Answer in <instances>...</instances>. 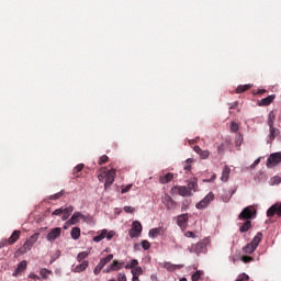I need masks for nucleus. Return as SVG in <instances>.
I'll return each instance as SVG.
<instances>
[{
	"label": "nucleus",
	"mask_w": 281,
	"mask_h": 281,
	"mask_svg": "<svg viewBox=\"0 0 281 281\" xmlns=\"http://www.w3.org/2000/svg\"><path fill=\"white\" fill-rule=\"evenodd\" d=\"M87 267H89V261L85 260L80 265L76 266L75 273H81V271H86Z\"/></svg>",
	"instance_id": "nucleus-23"
},
{
	"label": "nucleus",
	"mask_w": 281,
	"mask_h": 281,
	"mask_svg": "<svg viewBox=\"0 0 281 281\" xmlns=\"http://www.w3.org/2000/svg\"><path fill=\"white\" fill-rule=\"evenodd\" d=\"M139 265V261L137 259H133L130 263L125 266V269H135Z\"/></svg>",
	"instance_id": "nucleus-36"
},
{
	"label": "nucleus",
	"mask_w": 281,
	"mask_h": 281,
	"mask_svg": "<svg viewBox=\"0 0 281 281\" xmlns=\"http://www.w3.org/2000/svg\"><path fill=\"white\" fill-rule=\"evenodd\" d=\"M70 236L74 240H78V238H80V227H74L70 232Z\"/></svg>",
	"instance_id": "nucleus-30"
},
{
	"label": "nucleus",
	"mask_w": 281,
	"mask_h": 281,
	"mask_svg": "<svg viewBox=\"0 0 281 281\" xmlns=\"http://www.w3.org/2000/svg\"><path fill=\"white\" fill-rule=\"evenodd\" d=\"M80 218H85V215L80 212H75L72 216L66 222V225H77V223H80Z\"/></svg>",
	"instance_id": "nucleus-14"
},
{
	"label": "nucleus",
	"mask_w": 281,
	"mask_h": 281,
	"mask_svg": "<svg viewBox=\"0 0 281 281\" xmlns=\"http://www.w3.org/2000/svg\"><path fill=\"white\" fill-rule=\"evenodd\" d=\"M278 164H281V153L271 154L267 159V168H273Z\"/></svg>",
	"instance_id": "nucleus-6"
},
{
	"label": "nucleus",
	"mask_w": 281,
	"mask_h": 281,
	"mask_svg": "<svg viewBox=\"0 0 281 281\" xmlns=\"http://www.w3.org/2000/svg\"><path fill=\"white\" fill-rule=\"evenodd\" d=\"M172 179H175V173L169 172L165 176L159 177V183H162V184L170 183Z\"/></svg>",
	"instance_id": "nucleus-21"
},
{
	"label": "nucleus",
	"mask_w": 281,
	"mask_h": 281,
	"mask_svg": "<svg viewBox=\"0 0 281 281\" xmlns=\"http://www.w3.org/2000/svg\"><path fill=\"white\" fill-rule=\"evenodd\" d=\"M276 214L281 216V203L280 204H278V203L273 204L267 211L268 218H272V216H276Z\"/></svg>",
	"instance_id": "nucleus-12"
},
{
	"label": "nucleus",
	"mask_w": 281,
	"mask_h": 281,
	"mask_svg": "<svg viewBox=\"0 0 281 281\" xmlns=\"http://www.w3.org/2000/svg\"><path fill=\"white\" fill-rule=\"evenodd\" d=\"M113 260V254L108 255L105 258H101L99 265L104 269Z\"/></svg>",
	"instance_id": "nucleus-24"
},
{
	"label": "nucleus",
	"mask_w": 281,
	"mask_h": 281,
	"mask_svg": "<svg viewBox=\"0 0 281 281\" xmlns=\"http://www.w3.org/2000/svg\"><path fill=\"white\" fill-rule=\"evenodd\" d=\"M214 199V193L209 192L204 199H202L196 205V210H205L210 203H212V200Z\"/></svg>",
	"instance_id": "nucleus-5"
},
{
	"label": "nucleus",
	"mask_w": 281,
	"mask_h": 281,
	"mask_svg": "<svg viewBox=\"0 0 281 281\" xmlns=\"http://www.w3.org/2000/svg\"><path fill=\"white\" fill-rule=\"evenodd\" d=\"M180 281H188V279H186V278H182V279H180Z\"/></svg>",
	"instance_id": "nucleus-63"
},
{
	"label": "nucleus",
	"mask_w": 281,
	"mask_h": 281,
	"mask_svg": "<svg viewBox=\"0 0 281 281\" xmlns=\"http://www.w3.org/2000/svg\"><path fill=\"white\" fill-rule=\"evenodd\" d=\"M88 256H89V252H87V251L79 252L77 256L78 262H82V260H85V258H87Z\"/></svg>",
	"instance_id": "nucleus-37"
},
{
	"label": "nucleus",
	"mask_w": 281,
	"mask_h": 281,
	"mask_svg": "<svg viewBox=\"0 0 281 281\" xmlns=\"http://www.w3.org/2000/svg\"><path fill=\"white\" fill-rule=\"evenodd\" d=\"M240 144H243V136H238L236 140V146H240Z\"/></svg>",
	"instance_id": "nucleus-57"
},
{
	"label": "nucleus",
	"mask_w": 281,
	"mask_h": 281,
	"mask_svg": "<svg viewBox=\"0 0 281 281\" xmlns=\"http://www.w3.org/2000/svg\"><path fill=\"white\" fill-rule=\"evenodd\" d=\"M25 269H27V261L23 260L21 261L16 269L14 270L13 272V276L16 277V276H21V273H23V271H25Z\"/></svg>",
	"instance_id": "nucleus-18"
},
{
	"label": "nucleus",
	"mask_w": 281,
	"mask_h": 281,
	"mask_svg": "<svg viewBox=\"0 0 281 281\" xmlns=\"http://www.w3.org/2000/svg\"><path fill=\"white\" fill-rule=\"evenodd\" d=\"M63 234V228L55 227L50 229V232L46 235V239L48 243H54L57 238H60V235Z\"/></svg>",
	"instance_id": "nucleus-7"
},
{
	"label": "nucleus",
	"mask_w": 281,
	"mask_h": 281,
	"mask_svg": "<svg viewBox=\"0 0 281 281\" xmlns=\"http://www.w3.org/2000/svg\"><path fill=\"white\" fill-rule=\"evenodd\" d=\"M280 135V130L276 127H270V133L268 135L267 144H273L276 137Z\"/></svg>",
	"instance_id": "nucleus-15"
},
{
	"label": "nucleus",
	"mask_w": 281,
	"mask_h": 281,
	"mask_svg": "<svg viewBox=\"0 0 281 281\" xmlns=\"http://www.w3.org/2000/svg\"><path fill=\"white\" fill-rule=\"evenodd\" d=\"M142 273H144L142 267H136L132 269V276H142Z\"/></svg>",
	"instance_id": "nucleus-38"
},
{
	"label": "nucleus",
	"mask_w": 281,
	"mask_h": 281,
	"mask_svg": "<svg viewBox=\"0 0 281 281\" xmlns=\"http://www.w3.org/2000/svg\"><path fill=\"white\" fill-rule=\"evenodd\" d=\"M189 164H192V158L187 159V165L184 166V170H192V166Z\"/></svg>",
	"instance_id": "nucleus-51"
},
{
	"label": "nucleus",
	"mask_w": 281,
	"mask_h": 281,
	"mask_svg": "<svg viewBox=\"0 0 281 281\" xmlns=\"http://www.w3.org/2000/svg\"><path fill=\"white\" fill-rule=\"evenodd\" d=\"M99 235L93 237V241L94 243H100L102 240H104V238H106V229H102L101 232L98 233Z\"/></svg>",
	"instance_id": "nucleus-25"
},
{
	"label": "nucleus",
	"mask_w": 281,
	"mask_h": 281,
	"mask_svg": "<svg viewBox=\"0 0 281 281\" xmlns=\"http://www.w3.org/2000/svg\"><path fill=\"white\" fill-rule=\"evenodd\" d=\"M205 249V244L203 241H199L198 244L192 245L189 248L190 254H196L199 256V254H203Z\"/></svg>",
	"instance_id": "nucleus-13"
},
{
	"label": "nucleus",
	"mask_w": 281,
	"mask_h": 281,
	"mask_svg": "<svg viewBox=\"0 0 281 281\" xmlns=\"http://www.w3.org/2000/svg\"><path fill=\"white\" fill-rule=\"evenodd\" d=\"M30 278H33L34 280H38V276L36 274H30Z\"/></svg>",
	"instance_id": "nucleus-61"
},
{
	"label": "nucleus",
	"mask_w": 281,
	"mask_h": 281,
	"mask_svg": "<svg viewBox=\"0 0 281 281\" xmlns=\"http://www.w3.org/2000/svg\"><path fill=\"white\" fill-rule=\"evenodd\" d=\"M201 159H207L210 157V150H203L199 154Z\"/></svg>",
	"instance_id": "nucleus-44"
},
{
	"label": "nucleus",
	"mask_w": 281,
	"mask_h": 281,
	"mask_svg": "<svg viewBox=\"0 0 281 281\" xmlns=\"http://www.w3.org/2000/svg\"><path fill=\"white\" fill-rule=\"evenodd\" d=\"M38 240V234H34L31 236L20 248L21 254H27L32 247H34V244Z\"/></svg>",
	"instance_id": "nucleus-4"
},
{
	"label": "nucleus",
	"mask_w": 281,
	"mask_h": 281,
	"mask_svg": "<svg viewBox=\"0 0 281 281\" xmlns=\"http://www.w3.org/2000/svg\"><path fill=\"white\" fill-rule=\"evenodd\" d=\"M21 237V231H14L12 235L7 239V245H14Z\"/></svg>",
	"instance_id": "nucleus-17"
},
{
	"label": "nucleus",
	"mask_w": 281,
	"mask_h": 281,
	"mask_svg": "<svg viewBox=\"0 0 281 281\" xmlns=\"http://www.w3.org/2000/svg\"><path fill=\"white\" fill-rule=\"evenodd\" d=\"M203 276V270H196L192 277H191V280L192 281H199L201 280V277Z\"/></svg>",
	"instance_id": "nucleus-33"
},
{
	"label": "nucleus",
	"mask_w": 281,
	"mask_h": 281,
	"mask_svg": "<svg viewBox=\"0 0 281 281\" xmlns=\"http://www.w3.org/2000/svg\"><path fill=\"white\" fill-rule=\"evenodd\" d=\"M124 267V262L113 260L110 266L103 269V273H112V271H120Z\"/></svg>",
	"instance_id": "nucleus-8"
},
{
	"label": "nucleus",
	"mask_w": 281,
	"mask_h": 281,
	"mask_svg": "<svg viewBox=\"0 0 281 281\" xmlns=\"http://www.w3.org/2000/svg\"><path fill=\"white\" fill-rule=\"evenodd\" d=\"M229 175H232V169L229 168V166H224L221 181H223L224 183H226V181H229Z\"/></svg>",
	"instance_id": "nucleus-19"
},
{
	"label": "nucleus",
	"mask_w": 281,
	"mask_h": 281,
	"mask_svg": "<svg viewBox=\"0 0 281 281\" xmlns=\"http://www.w3.org/2000/svg\"><path fill=\"white\" fill-rule=\"evenodd\" d=\"M188 221H189L188 213L177 216V225L178 227H180V229H182V232H186V229L188 228Z\"/></svg>",
	"instance_id": "nucleus-9"
},
{
	"label": "nucleus",
	"mask_w": 281,
	"mask_h": 281,
	"mask_svg": "<svg viewBox=\"0 0 281 281\" xmlns=\"http://www.w3.org/2000/svg\"><path fill=\"white\" fill-rule=\"evenodd\" d=\"M98 179L101 183L105 181L104 189L109 190L112 183H115V169L106 170V168H101Z\"/></svg>",
	"instance_id": "nucleus-1"
},
{
	"label": "nucleus",
	"mask_w": 281,
	"mask_h": 281,
	"mask_svg": "<svg viewBox=\"0 0 281 281\" xmlns=\"http://www.w3.org/2000/svg\"><path fill=\"white\" fill-rule=\"evenodd\" d=\"M132 281H139V274H133Z\"/></svg>",
	"instance_id": "nucleus-59"
},
{
	"label": "nucleus",
	"mask_w": 281,
	"mask_h": 281,
	"mask_svg": "<svg viewBox=\"0 0 281 281\" xmlns=\"http://www.w3.org/2000/svg\"><path fill=\"white\" fill-rule=\"evenodd\" d=\"M49 273H52V271L45 268L40 271V274L42 276L43 280H47V276H49Z\"/></svg>",
	"instance_id": "nucleus-39"
},
{
	"label": "nucleus",
	"mask_w": 281,
	"mask_h": 281,
	"mask_svg": "<svg viewBox=\"0 0 281 281\" xmlns=\"http://www.w3.org/2000/svg\"><path fill=\"white\" fill-rule=\"evenodd\" d=\"M238 108V101H235L234 103L231 104L229 109H237Z\"/></svg>",
	"instance_id": "nucleus-58"
},
{
	"label": "nucleus",
	"mask_w": 281,
	"mask_h": 281,
	"mask_svg": "<svg viewBox=\"0 0 281 281\" xmlns=\"http://www.w3.org/2000/svg\"><path fill=\"white\" fill-rule=\"evenodd\" d=\"M171 192H177L179 196H192V193L186 186H176L171 189Z\"/></svg>",
	"instance_id": "nucleus-10"
},
{
	"label": "nucleus",
	"mask_w": 281,
	"mask_h": 281,
	"mask_svg": "<svg viewBox=\"0 0 281 281\" xmlns=\"http://www.w3.org/2000/svg\"><path fill=\"white\" fill-rule=\"evenodd\" d=\"M85 168V165L83 164H79L77 165L75 168H74V171H72V175L75 177H79L78 173L79 172H82V169Z\"/></svg>",
	"instance_id": "nucleus-35"
},
{
	"label": "nucleus",
	"mask_w": 281,
	"mask_h": 281,
	"mask_svg": "<svg viewBox=\"0 0 281 281\" xmlns=\"http://www.w3.org/2000/svg\"><path fill=\"white\" fill-rule=\"evenodd\" d=\"M262 241V233L259 232L256 234V236L252 238V240L250 241L251 245L256 246L258 248V245H260V243Z\"/></svg>",
	"instance_id": "nucleus-26"
},
{
	"label": "nucleus",
	"mask_w": 281,
	"mask_h": 281,
	"mask_svg": "<svg viewBox=\"0 0 281 281\" xmlns=\"http://www.w3.org/2000/svg\"><path fill=\"white\" fill-rule=\"evenodd\" d=\"M256 216V209L254 206H246L238 215L239 221H249Z\"/></svg>",
	"instance_id": "nucleus-3"
},
{
	"label": "nucleus",
	"mask_w": 281,
	"mask_h": 281,
	"mask_svg": "<svg viewBox=\"0 0 281 281\" xmlns=\"http://www.w3.org/2000/svg\"><path fill=\"white\" fill-rule=\"evenodd\" d=\"M187 190H189V192L192 194V192H196V190H199V180L196 178H192L189 182H188V187Z\"/></svg>",
	"instance_id": "nucleus-16"
},
{
	"label": "nucleus",
	"mask_w": 281,
	"mask_h": 281,
	"mask_svg": "<svg viewBox=\"0 0 281 281\" xmlns=\"http://www.w3.org/2000/svg\"><path fill=\"white\" fill-rule=\"evenodd\" d=\"M113 236H115V232H113V231H108L106 229V234H105V238H106V240H112L113 239Z\"/></svg>",
	"instance_id": "nucleus-45"
},
{
	"label": "nucleus",
	"mask_w": 281,
	"mask_h": 281,
	"mask_svg": "<svg viewBox=\"0 0 281 281\" xmlns=\"http://www.w3.org/2000/svg\"><path fill=\"white\" fill-rule=\"evenodd\" d=\"M143 229L144 228H143L142 223L139 221L133 222L132 228L128 232L130 238H139V236H142Z\"/></svg>",
	"instance_id": "nucleus-2"
},
{
	"label": "nucleus",
	"mask_w": 281,
	"mask_h": 281,
	"mask_svg": "<svg viewBox=\"0 0 281 281\" xmlns=\"http://www.w3.org/2000/svg\"><path fill=\"white\" fill-rule=\"evenodd\" d=\"M258 164H260V158H258L257 160L254 161L252 167L258 166Z\"/></svg>",
	"instance_id": "nucleus-60"
},
{
	"label": "nucleus",
	"mask_w": 281,
	"mask_h": 281,
	"mask_svg": "<svg viewBox=\"0 0 281 281\" xmlns=\"http://www.w3.org/2000/svg\"><path fill=\"white\" fill-rule=\"evenodd\" d=\"M239 125L236 122L231 123V131L232 133H238Z\"/></svg>",
	"instance_id": "nucleus-42"
},
{
	"label": "nucleus",
	"mask_w": 281,
	"mask_h": 281,
	"mask_svg": "<svg viewBox=\"0 0 281 281\" xmlns=\"http://www.w3.org/2000/svg\"><path fill=\"white\" fill-rule=\"evenodd\" d=\"M110 281H115V279H111Z\"/></svg>",
	"instance_id": "nucleus-64"
},
{
	"label": "nucleus",
	"mask_w": 281,
	"mask_h": 281,
	"mask_svg": "<svg viewBox=\"0 0 281 281\" xmlns=\"http://www.w3.org/2000/svg\"><path fill=\"white\" fill-rule=\"evenodd\" d=\"M65 212V207H59L57 210H55L52 215L53 216H63V213Z\"/></svg>",
	"instance_id": "nucleus-40"
},
{
	"label": "nucleus",
	"mask_w": 281,
	"mask_h": 281,
	"mask_svg": "<svg viewBox=\"0 0 281 281\" xmlns=\"http://www.w3.org/2000/svg\"><path fill=\"white\" fill-rule=\"evenodd\" d=\"M229 202V198L224 199V203H228Z\"/></svg>",
	"instance_id": "nucleus-62"
},
{
	"label": "nucleus",
	"mask_w": 281,
	"mask_h": 281,
	"mask_svg": "<svg viewBox=\"0 0 281 281\" xmlns=\"http://www.w3.org/2000/svg\"><path fill=\"white\" fill-rule=\"evenodd\" d=\"M123 210L126 214H133L135 212V207L133 206H124Z\"/></svg>",
	"instance_id": "nucleus-47"
},
{
	"label": "nucleus",
	"mask_w": 281,
	"mask_h": 281,
	"mask_svg": "<svg viewBox=\"0 0 281 281\" xmlns=\"http://www.w3.org/2000/svg\"><path fill=\"white\" fill-rule=\"evenodd\" d=\"M65 194V190H61L53 195H49V201H58Z\"/></svg>",
	"instance_id": "nucleus-32"
},
{
	"label": "nucleus",
	"mask_w": 281,
	"mask_h": 281,
	"mask_svg": "<svg viewBox=\"0 0 281 281\" xmlns=\"http://www.w3.org/2000/svg\"><path fill=\"white\" fill-rule=\"evenodd\" d=\"M258 249L254 244L249 243L247 246L244 247V252L245 254H254Z\"/></svg>",
	"instance_id": "nucleus-31"
},
{
	"label": "nucleus",
	"mask_w": 281,
	"mask_h": 281,
	"mask_svg": "<svg viewBox=\"0 0 281 281\" xmlns=\"http://www.w3.org/2000/svg\"><path fill=\"white\" fill-rule=\"evenodd\" d=\"M274 122H276V113H273V111H271L268 114V121H267L269 128H273Z\"/></svg>",
	"instance_id": "nucleus-29"
},
{
	"label": "nucleus",
	"mask_w": 281,
	"mask_h": 281,
	"mask_svg": "<svg viewBox=\"0 0 281 281\" xmlns=\"http://www.w3.org/2000/svg\"><path fill=\"white\" fill-rule=\"evenodd\" d=\"M162 203L167 210H177V203L169 194H165V196H162Z\"/></svg>",
	"instance_id": "nucleus-11"
},
{
	"label": "nucleus",
	"mask_w": 281,
	"mask_h": 281,
	"mask_svg": "<svg viewBox=\"0 0 281 281\" xmlns=\"http://www.w3.org/2000/svg\"><path fill=\"white\" fill-rule=\"evenodd\" d=\"M104 268L101 265H97V267L93 270L94 276H100V272L103 270Z\"/></svg>",
	"instance_id": "nucleus-46"
},
{
	"label": "nucleus",
	"mask_w": 281,
	"mask_h": 281,
	"mask_svg": "<svg viewBox=\"0 0 281 281\" xmlns=\"http://www.w3.org/2000/svg\"><path fill=\"white\" fill-rule=\"evenodd\" d=\"M280 183H281V178L280 177L272 178V186H280Z\"/></svg>",
	"instance_id": "nucleus-49"
},
{
	"label": "nucleus",
	"mask_w": 281,
	"mask_h": 281,
	"mask_svg": "<svg viewBox=\"0 0 281 281\" xmlns=\"http://www.w3.org/2000/svg\"><path fill=\"white\" fill-rule=\"evenodd\" d=\"M262 93H267L266 89H259L257 92H255L256 95H262Z\"/></svg>",
	"instance_id": "nucleus-55"
},
{
	"label": "nucleus",
	"mask_w": 281,
	"mask_h": 281,
	"mask_svg": "<svg viewBox=\"0 0 281 281\" xmlns=\"http://www.w3.org/2000/svg\"><path fill=\"white\" fill-rule=\"evenodd\" d=\"M140 245H142L143 249H145V251H147V249H150V241L149 240L145 239L140 243Z\"/></svg>",
	"instance_id": "nucleus-43"
},
{
	"label": "nucleus",
	"mask_w": 281,
	"mask_h": 281,
	"mask_svg": "<svg viewBox=\"0 0 281 281\" xmlns=\"http://www.w3.org/2000/svg\"><path fill=\"white\" fill-rule=\"evenodd\" d=\"M217 151H218L220 155H223L225 153V144H221L217 147Z\"/></svg>",
	"instance_id": "nucleus-52"
},
{
	"label": "nucleus",
	"mask_w": 281,
	"mask_h": 281,
	"mask_svg": "<svg viewBox=\"0 0 281 281\" xmlns=\"http://www.w3.org/2000/svg\"><path fill=\"white\" fill-rule=\"evenodd\" d=\"M186 238H196L194 232L188 231L184 233Z\"/></svg>",
	"instance_id": "nucleus-48"
},
{
	"label": "nucleus",
	"mask_w": 281,
	"mask_h": 281,
	"mask_svg": "<svg viewBox=\"0 0 281 281\" xmlns=\"http://www.w3.org/2000/svg\"><path fill=\"white\" fill-rule=\"evenodd\" d=\"M132 188H133V184H127L121 190L122 194H126V192H128Z\"/></svg>",
	"instance_id": "nucleus-50"
},
{
	"label": "nucleus",
	"mask_w": 281,
	"mask_h": 281,
	"mask_svg": "<svg viewBox=\"0 0 281 281\" xmlns=\"http://www.w3.org/2000/svg\"><path fill=\"white\" fill-rule=\"evenodd\" d=\"M161 234V228H153L149 231V237L150 238H157Z\"/></svg>",
	"instance_id": "nucleus-34"
},
{
	"label": "nucleus",
	"mask_w": 281,
	"mask_h": 281,
	"mask_svg": "<svg viewBox=\"0 0 281 281\" xmlns=\"http://www.w3.org/2000/svg\"><path fill=\"white\" fill-rule=\"evenodd\" d=\"M243 262H252L254 258L249 256H243L241 257Z\"/></svg>",
	"instance_id": "nucleus-53"
},
{
	"label": "nucleus",
	"mask_w": 281,
	"mask_h": 281,
	"mask_svg": "<svg viewBox=\"0 0 281 281\" xmlns=\"http://www.w3.org/2000/svg\"><path fill=\"white\" fill-rule=\"evenodd\" d=\"M108 161H109V156L103 155V156H101V157L99 158L98 164H99V166H102L103 164H106Z\"/></svg>",
	"instance_id": "nucleus-41"
},
{
	"label": "nucleus",
	"mask_w": 281,
	"mask_h": 281,
	"mask_svg": "<svg viewBox=\"0 0 281 281\" xmlns=\"http://www.w3.org/2000/svg\"><path fill=\"white\" fill-rule=\"evenodd\" d=\"M251 227V221L247 220L240 227H239V232L241 234H245V232H249Z\"/></svg>",
	"instance_id": "nucleus-27"
},
{
	"label": "nucleus",
	"mask_w": 281,
	"mask_h": 281,
	"mask_svg": "<svg viewBox=\"0 0 281 281\" xmlns=\"http://www.w3.org/2000/svg\"><path fill=\"white\" fill-rule=\"evenodd\" d=\"M193 150H194L195 153H198V155H201V151H202L203 149H201L200 146H194V147H193Z\"/></svg>",
	"instance_id": "nucleus-56"
},
{
	"label": "nucleus",
	"mask_w": 281,
	"mask_h": 281,
	"mask_svg": "<svg viewBox=\"0 0 281 281\" xmlns=\"http://www.w3.org/2000/svg\"><path fill=\"white\" fill-rule=\"evenodd\" d=\"M72 213H74V206L64 207L61 221H67V218H69Z\"/></svg>",
	"instance_id": "nucleus-22"
},
{
	"label": "nucleus",
	"mask_w": 281,
	"mask_h": 281,
	"mask_svg": "<svg viewBox=\"0 0 281 281\" xmlns=\"http://www.w3.org/2000/svg\"><path fill=\"white\" fill-rule=\"evenodd\" d=\"M251 83H247V85H244V86H238L236 88V93H245V91H249V89H251Z\"/></svg>",
	"instance_id": "nucleus-28"
},
{
	"label": "nucleus",
	"mask_w": 281,
	"mask_h": 281,
	"mask_svg": "<svg viewBox=\"0 0 281 281\" xmlns=\"http://www.w3.org/2000/svg\"><path fill=\"white\" fill-rule=\"evenodd\" d=\"M117 281H127L125 273H119Z\"/></svg>",
	"instance_id": "nucleus-54"
},
{
	"label": "nucleus",
	"mask_w": 281,
	"mask_h": 281,
	"mask_svg": "<svg viewBox=\"0 0 281 281\" xmlns=\"http://www.w3.org/2000/svg\"><path fill=\"white\" fill-rule=\"evenodd\" d=\"M273 100H276V94H271L267 98H263L259 101V106H269V104H271Z\"/></svg>",
	"instance_id": "nucleus-20"
}]
</instances>
